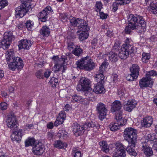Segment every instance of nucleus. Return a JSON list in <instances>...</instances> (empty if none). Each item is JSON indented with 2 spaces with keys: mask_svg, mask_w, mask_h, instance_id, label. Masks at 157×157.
<instances>
[{
  "mask_svg": "<svg viewBox=\"0 0 157 157\" xmlns=\"http://www.w3.org/2000/svg\"><path fill=\"white\" fill-rule=\"evenodd\" d=\"M137 104V102L135 100H129L126 103H124V109L125 110L129 112H131L136 107Z\"/></svg>",
  "mask_w": 157,
  "mask_h": 157,
  "instance_id": "nucleus-16",
  "label": "nucleus"
},
{
  "mask_svg": "<svg viewBox=\"0 0 157 157\" xmlns=\"http://www.w3.org/2000/svg\"><path fill=\"white\" fill-rule=\"evenodd\" d=\"M126 156L124 150L116 151L113 154V157H125Z\"/></svg>",
  "mask_w": 157,
  "mask_h": 157,
  "instance_id": "nucleus-34",
  "label": "nucleus"
},
{
  "mask_svg": "<svg viewBox=\"0 0 157 157\" xmlns=\"http://www.w3.org/2000/svg\"><path fill=\"white\" fill-rule=\"evenodd\" d=\"M142 56L141 59L143 62L147 63L149 61L150 58V56L149 53L144 52L142 53Z\"/></svg>",
  "mask_w": 157,
  "mask_h": 157,
  "instance_id": "nucleus-38",
  "label": "nucleus"
},
{
  "mask_svg": "<svg viewBox=\"0 0 157 157\" xmlns=\"http://www.w3.org/2000/svg\"><path fill=\"white\" fill-rule=\"evenodd\" d=\"M132 0H115L116 2L120 1L121 2L118 3L114 2L112 5L113 10V11H116L118 9L119 5H126L129 4Z\"/></svg>",
  "mask_w": 157,
  "mask_h": 157,
  "instance_id": "nucleus-21",
  "label": "nucleus"
},
{
  "mask_svg": "<svg viewBox=\"0 0 157 157\" xmlns=\"http://www.w3.org/2000/svg\"><path fill=\"white\" fill-rule=\"evenodd\" d=\"M134 76H135L131 73V74L128 75L126 76V78L128 81H132L136 79L137 78V77H136Z\"/></svg>",
  "mask_w": 157,
  "mask_h": 157,
  "instance_id": "nucleus-55",
  "label": "nucleus"
},
{
  "mask_svg": "<svg viewBox=\"0 0 157 157\" xmlns=\"http://www.w3.org/2000/svg\"><path fill=\"white\" fill-rule=\"evenodd\" d=\"M131 73L135 75L136 77H138L139 73L140 68L139 66L136 64H133L132 67L130 68Z\"/></svg>",
  "mask_w": 157,
  "mask_h": 157,
  "instance_id": "nucleus-27",
  "label": "nucleus"
},
{
  "mask_svg": "<svg viewBox=\"0 0 157 157\" xmlns=\"http://www.w3.org/2000/svg\"><path fill=\"white\" fill-rule=\"evenodd\" d=\"M120 44L121 42L120 40H116L113 48V50L114 51H117L119 50L120 48Z\"/></svg>",
  "mask_w": 157,
  "mask_h": 157,
  "instance_id": "nucleus-42",
  "label": "nucleus"
},
{
  "mask_svg": "<svg viewBox=\"0 0 157 157\" xmlns=\"http://www.w3.org/2000/svg\"><path fill=\"white\" fill-rule=\"evenodd\" d=\"M62 65L59 63H56L53 67V71L55 73H57L62 70Z\"/></svg>",
  "mask_w": 157,
  "mask_h": 157,
  "instance_id": "nucleus-39",
  "label": "nucleus"
},
{
  "mask_svg": "<svg viewBox=\"0 0 157 157\" xmlns=\"http://www.w3.org/2000/svg\"><path fill=\"white\" fill-rule=\"evenodd\" d=\"M156 136L154 134H149L147 136V140L151 141H156Z\"/></svg>",
  "mask_w": 157,
  "mask_h": 157,
  "instance_id": "nucleus-56",
  "label": "nucleus"
},
{
  "mask_svg": "<svg viewBox=\"0 0 157 157\" xmlns=\"http://www.w3.org/2000/svg\"><path fill=\"white\" fill-rule=\"evenodd\" d=\"M122 112H120L119 113L116 114L115 116V119L119 126L125 125L127 121L126 119L122 118Z\"/></svg>",
  "mask_w": 157,
  "mask_h": 157,
  "instance_id": "nucleus-18",
  "label": "nucleus"
},
{
  "mask_svg": "<svg viewBox=\"0 0 157 157\" xmlns=\"http://www.w3.org/2000/svg\"><path fill=\"white\" fill-rule=\"evenodd\" d=\"M72 127L73 133L76 136L82 135L85 132L83 125H80L77 122L73 124Z\"/></svg>",
  "mask_w": 157,
  "mask_h": 157,
  "instance_id": "nucleus-10",
  "label": "nucleus"
},
{
  "mask_svg": "<svg viewBox=\"0 0 157 157\" xmlns=\"http://www.w3.org/2000/svg\"><path fill=\"white\" fill-rule=\"evenodd\" d=\"M149 10L153 13L157 14V3H153L151 4V6L148 7Z\"/></svg>",
  "mask_w": 157,
  "mask_h": 157,
  "instance_id": "nucleus-35",
  "label": "nucleus"
},
{
  "mask_svg": "<svg viewBox=\"0 0 157 157\" xmlns=\"http://www.w3.org/2000/svg\"><path fill=\"white\" fill-rule=\"evenodd\" d=\"M82 98V97L81 96L75 94L72 96L71 101L74 102H80Z\"/></svg>",
  "mask_w": 157,
  "mask_h": 157,
  "instance_id": "nucleus-47",
  "label": "nucleus"
},
{
  "mask_svg": "<svg viewBox=\"0 0 157 157\" xmlns=\"http://www.w3.org/2000/svg\"><path fill=\"white\" fill-rule=\"evenodd\" d=\"M7 125L11 130H14L17 125L16 117L13 115L9 116L6 120Z\"/></svg>",
  "mask_w": 157,
  "mask_h": 157,
  "instance_id": "nucleus-14",
  "label": "nucleus"
},
{
  "mask_svg": "<svg viewBox=\"0 0 157 157\" xmlns=\"http://www.w3.org/2000/svg\"><path fill=\"white\" fill-rule=\"evenodd\" d=\"M83 53V49L81 48L79 44L76 45L75 48L73 51L71 52V53L75 56L79 57Z\"/></svg>",
  "mask_w": 157,
  "mask_h": 157,
  "instance_id": "nucleus-25",
  "label": "nucleus"
},
{
  "mask_svg": "<svg viewBox=\"0 0 157 157\" xmlns=\"http://www.w3.org/2000/svg\"><path fill=\"white\" fill-rule=\"evenodd\" d=\"M153 121V120L151 117H146L143 118L141 122V125L145 128L149 127L152 124Z\"/></svg>",
  "mask_w": 157,
  "mask_h": 157,
  "instance_id": "nucleus-20",
  "label": "nucleus"
},
{
  "mask_svg": "<svg viewBox=\"0 0 157 157\" xmlns=\"http://www.w3.org/2000/svg\"><path fill=\"white\" fill-rule=\"evenodd\" d=\"M129 26V24H128V25L124 29L125 33L126 34H129L132 31V30H136V29L135 28H132V26Z\"/></svg>",
  "mask_w": 157,
  "mask_h": 157,
  "instance_id": "nucleus-51",
  "label": "nucleus"
},
{
  "mask_svg": "<svg viewBox=\"0 0 157 157\" xmlns=\"http://www.w3.org/2000/svg\"><path fill=\"white\" fill-rule=\"evenodd\" d=\"M100 18L102 19L106 18L107 17V14H105L102 12H100Z\"/></svg>",
  "mask_w": 157,
  "mask_h": 157,
  "instance_id": "nucleus-63",
  "label": "nucleus"
},
{
  "mask_svg": "<svg viewBox=\"0 0 157 157\" xmlns=\"http://www.w3.org/2000/svg\"><path fill=\"white\" fill-rule=\"evenodd\" d=\"M109 127L111 131L115 132L118 129L119 126L117 123L111 122L109 124Z\"/></svg>",
  "mask_w": 157,
  "mask_h": 157,
  "instance_id": "nucleus-40",
  "label": "nucleus"
},
{
  "mask_svg": "<svg viewBox=\"0 0 157 157\" xmlns=\"http://www.w3.org/2000/svg\"><path fill=\"white\" fill-rule=\"evenodd\" d=\"M34 25L33 22L31 20H28L25 23V26L27 29L31 31Z\"/></svg>",
  "mask_w": 157,
  "mask_h": 157,
  "instance_id": "nucleus-44",
  "label": "nucleus"
},
{
  "mask_svg": "<svg viewBox=\"0 0 157 157\" xmlns=\"http://www.w3.org/2000/svg\"><path fill=\"white\" fill-rule=\"evenodd\" d=\"M7 107V104L6 102H3L0 104V108L2 110L6 109Z\"/></svg>",
  "mask_w": 157,
  "mask_h": 157,
  "instance_id": "nucleus-59",
  "label": "nucleus"
},
{
  "mask_svg": "<svg viewBox=\"0 0 157 157\" xmlns=\"http://www.w3.org/2000/svg\"><path fill=\"white\" fill-rule=\"evenodd\" d=\"M153 81L151 78H147L146 77L143 78L140 81L139 85L141 88L144 89L145 87L152 85Z\"/></svg>",
  "mask_w": 157,
  "mask_h": 157,
  "instance_id": "nucleus-15",
  "label": "nucleus"
},
{
  "mask_svg": "<svg viewBox=\"0 0 157 157\" xmlns=\"http://www.w3.org/2000/svg\"><path fill=\"white\" fill-rule=\"evenodd\" d=\"M44 151V146L41 143L36 144L33 146L32 151L34 154L36 155H42Z\"/></svg>",
  "mask_w": 157,
  "mask_h": 157,
  "instance_id": "nucleus-13",
  "label": "nucleus"
},
{
  "mask_svg": "<svg viewBox=\"0 0 157 157\" xmlns=\"http://www.w3.org/2000/svg\"><path fill=\"white\" fill-rule=\"evenodd\" d=\"M51 73V72L49 71H47L44 72V77H45L46 78H48L50 76Z\"/></svg>",
  "mask_w": 157,
  "mask_h": 157,
  "instance_id": "nucleus-62",
  "label": "nucleus"
},
{
  "mask_svg": "<svg viewBox=\"0 0 157 157\" xmlns=\"http://www.w3.org/2000/svg\"><path fill=\"white\" fill-rule=\"evenodd\" d=\"M32 1V0H22L21 4L23 5V6L29 9H31V2Z\"/></svg>",
  "mask_w": 157,
  "mask_h": 157,
  "instance_id": "nucleus-41",
  "label": "nucleus"
},
{
  "mask_svg": "<svg viewBox=\"0 0 157 157\" xmlns=\"http://www.w3.org/2000/svg\"><path fill=\"white\" fill-rule=\"evenodd\" d=\"M63 123V120L61 121L60 119H58V118H57V119L54 122V125L55 126H57L58 125L61 124Z\"/></svg>",
  "mask_w": 157,
  "mask_h": 157,
  "instance_id": "nucleus-61",
  "label": "nucleus"
},
{
  "mask_svg": "<svg viewBox=\"0 0 157 157\" xmlns=\"http://www.w3.org/2000/svg\"><path fill=\"white\" fill-rule=\"evenodd\" d=\"M68 133L66 131L65 129H62L60 130L58 133V136L59 138H62L63 139H65L67 136Z\"/></svg>",
  "mask_w": 157,
  "mask_h": 157,
  "instance_id": "nucleus-36",
  "label": "nucleus"
},
{
  "mask_svg": "<svg viewBox=\"0 0 157 157\" xmlns=\"http://www.w3.org/2000/svg\"><path fill=\"white\" fill-rule=\"evenodd\" d=\"M40 33L43 36H48L50 34V30L46 25L43 26L40 30Z\"/></svg>",
  "mask_w": 157,
  "mask_h": 157,
  "instance_id": "nucleus-28",
  "label": "nucleus"
},
{
  "mask_svg": "<svg viewBox=\"0 0 157 157\" xmlns=\"http://www.w3.org/2000/svg\"><path fill=\"white\" fill-rule=\"evenodd\" d=\"M67 45L68 49L71 52L73 51L76 46L74 43L70 42H67Z\"/></svg>",
  "mask_w": 157,
  "mask_h": 157,
  "instance_id": "nucleus-50",
  "label": "nucleus"
},
{
  "mask_svg": "<svg viewBox=\"0 0 157 157\" xmlns=\"http://www.w3.org/2000/svg\"><path fill=\"white\" fill-rule=\"evenodd\" d=\"M49 82L52 85V87H56V84L58 82V79L57 78L53 77L51 79Z\"/></svg>",
  "mask_w": 157,
  "mask_h": 157,
  "instance_id": "nucleus-48",
  "label": "nucleus"
},
{
  "mask_svg": "<svg viewBox=\"0 0 157 157\" xmlns=\"http://www.w3.org/2000/svg\"><path fill=\"white\" fill-rule=\"evenodd\" d=\"M137 131L132 128H126L124 132V137L129 144L135 146L137 141Z\"/></svg>",
  "mask_w": 157,
  "mask_h": 157,
  "instance_id": "nucleus-3",
  "label": "nucleus"
},
{
  "mask_svg": "<svg viewBox=\"0 0 157 157\" xmlns=\"http://www.w3.org/2000/svg\"><path fill=\"white\" fill-rule=\"evenodd\" d=\"M121 107L122 105L120 101H115L112 104L111 111L112 112H118L117 113H119V112H121L120 111Z\"/></svg>",
  "mask_w": 157,
  "mask_h": 157,
  "instance_id": "nucleus-19",
  "label": "nucleus"
},
{
  "mask_svg": "<svg viewBox=\"0 0 157 157\" xmlns=\"http://www.w3.org/2000/svg\"><path fill=\"white\" fill-rule=\"evenodd\" d=\"M142 150L145 155L148 157H150L153 155V151L151 148L148 146L146 143L142 145Z\"/></svg>",
  "mask_w": 157,
  "mask_h": 157,
  "instance_id": "nucleus-23",
  "label": "nucleus"
},
{
  "mask_svg": "<svg viewBox=\"0 0 157 157\" xmlns=\"http://www.w3.org/2000/svg\"><path fill=\"white\" fill-rule=\"evenodd\" d=\"M6 58L8 64L9 68L14 71L16 68L21 69L24 66L22 59L19 57H15V53L13 49L8 50L6 53Z\"/></svg>",
  "mask_w": 157,
  "mask_h": 157,
  "instance_id": "nucleus-2",
  "label": "nucleus"
},
{
  "mask_svg": "<svg viewBox=\"0 0 157 157\" xmlns=\"http://www.w3.org/2000/svg\"><path fill=\"white\" fill-rule=\"evenodd\" d=\"M32 44V42L31 40L26 39L22 40L20 41L18 47L20 49H28Z\"/></svg>",
  "mask_w": 157,
  "mask_h": 157,
  "instance_id": "nucleus-17",
  "label": "nucleus"
},
{
  "mask_svg": "<svg viewBox=\"0 0 157 157\" xmlns=\"http://www.w3.org/2000/svg\"><path fill=\"white\" fill-rule=\"evenodd\" d=\"M90 101L87 98H82L80 103L85 105H88Z\"/></svg>",
  "mask_w": 157,
  "mask_h": 157,
  "instance_id": "nucleus-58",
  "label": "nucleus"
},
{
  "mask_svg": "<svg viewBox=\"0 0 157 157\" xmlns=\"http://www.w3.org/2000/svg\"><path fill=\"white\" fill-rule=\"evenodd\" d=\"M127 17L128 24L132 28H136L137 32L142 33L146 31V22L143 16L136 14H131Z\"/></svg>",
  "mask_w": 157,
  "mask_h": 157,
  "instance_id": "nucleus-1",
  "label": "nucleus"
},
{
  "mask_svg": "<svg viewBox=\"0 0 157 157\" xmlns=\"http://www.w3.org/2000/svg\"><path fill=\"white\" fill-rule=\"evenodd\" d=\"M67 145L66 143H63L60 140H57L55 142L54 146L56 147L61 148L64 147H67Z\"/></svg>",
  "mask_w": 157,
  "mask_h": 157,
  "instance_id": "nucleus-37",
  "label": "nucleus"
},
{
  "mask_svg": "<svg viewBox=\"0 0 157 157\" xmlns=\"http://www.w3.org/2000/svg\"><path fill=\"white\" fill-rule=\"evenodd\" d=\"M8 5V2L4 0H0V10H1Z\"/></svg>",
  "mask_w": 157,
  "mask_h": 157,
  "instance_id": "nucleus-57",
  "label": "nucleus"
},
{
  "mask_svg": "<svg viewBox=\"0 0 157 157\" xmlns=\"http://www.w3.org/2000/svg\"><path fill=\"white\" fill-rule=\"evenodd\" d=\"M150 40L152 42H155L157 40V35H153L151 36L150 38Z\"/></svg>",
  "mask_w": 157,
  "mask_h": 157,
  "instance_id": "nucleus-64",
  "label": "nucleus"
},
{
  "mask_svg": "<svg viewBox=\"0 0 157 157\" xmlns=\"http://www.w3.org/2000/svg\"><path fill=\"white\" fill-rule=\"evenodd\" d=\"M35 140L33 138L29 139L25 141V146L27 147L30 145H33L35 144Z\"/></svg>",
  "mask_w": 157,
  "mask_h": 157,
  "instance_id": "nucleus-43",
  "label": "nucleus"
},
{
  "mask_svg": "<svg viewBox=\"0 0 157 157\" xmlns=\"http://www.w3.org/2000/svg\"><path fill=\"white\" fill-rule=\"evenodd\" d=\"M85 130H89L93 128L96 126V124L92 121L86 122L83 125Z\"/></svg>",
  "mask_w": 157,
  "mask_h": 157,
  "instance_id": "nucleus-33",
  "label": "nucleus"
},
{
  "mask_svg": "<svg viewBox=\"0 0 157 157\" xmlns=\"http://www.w3.org/2000/svg\"><path fill=\"white\" fill-rule=\"evenodd\" d=\"M62 61H63V63H61V65H62V74L64 72H65V70L67 69V67L65 66L64 64V62H65V58H62Z\"/></svg>",
  "mask_w": 157,
  "mask_h": 157,
  "instance_id": "nucleus-60",
  "label": "nucleus"
},
{
  "mask_svg": "<svg viewBox=\"0 0 157 157\" xmlns=\"http://www.w3.org/2000/svg\"><path fill=\"white\" fill-rule=\"evenodd\" d=\"M76 64L77 67L80 69L89 71L94 68L95 64L93 60L88 56L78 60Z\"/></svg>",
  "mask_w": 157,
  "mask_h": 157,
  "instance_id": "nucleus-5",
  "label": "nucleus"
},
{
  "mask_svg": "<svg viewBox=\"0 0 157 157\" xmlns=\"http://www.w3.org/2000/svg\"><path fill=\"white\" fill-rule=\"evenodd\" d=\"M89 28L88 30L84 29L83 28H81L79 29L81 31V32L80 33L79 35V39L81 41H82L86 40L89 36L88 31L90 30V28L88 26Z\"/></svg>",
  "mask_w": 157,
  "mask_h": 157,
  "instance_id": "nucleus-22",
  "label": "nucleus"
},
{
  "mask_svg": "<svg viewBox=\"0 0 157 157\" xmlns=\"http://www.w3.org/2000/svg\"><path fill=\"white\" fill-rule=\"evenodd\" d=\"M97 109L99 113V118L102 121L105 117L107 112V109L105 105L102 103H99L97 105Z\"/></svg>",
  "mask_w": 157,
  "mask_h": 157,
  "instance_id": "nucleus-12",
  "label": "nucleus"
},
{
  "mask_svg": "<svg viewBox=\"0 0 157 157\" xmlns=\"http://www.w3.org/2000/svg\"><path fill=\"white\" fill-rule=\"evenodd\" d=\"M104 84H95L94 85V92L96 94H104L105 91Z\"/></svg>",
  "mask_w": 157,
  "mask_h": 157,
  "instance_id": "nucleus-24",
  "label": "nucleus"
},
{
  "mask_svg": "<svg viewBox=\"0 0 157 157\" xmlns=\"http://www.w3.org/2000/svg\"><path fill=\"white\" fill-rule=\"evenodd\" d=\"M51 12H53L51 7L47 6L38 14V16L41 21L45 22L47 20L48 14Z\"/></svg>",
  "mask_w": 157,
  "mask_h": 157,
  "instance_id": "nucleus-11",
  "label": "nucleus"
},
{
  "mask_svg": "<svg viewBox=\"0 0 157 157\" xmlns=\"http://www.w3.org/2000/svg\"><path fill=\"white\" fill-rule=\"evenodd\" d=\"M69 20L71 25L73 26L78 27L79 29L83 28L84 29L88 30V24L83 20L80 18L76 19L73 17L70 18Z\"/></svg>",
  "mask_w": 157,
  "mask_h": 157,
  "instance_id": "nucleus-7",
  "label": "nucleus"
},
{
  "mask_svg": "<svg viewBox=\"0 0 157 157\" xmlns=\"http://www.w3.org/2000/svg\"><path fill=\"white\" fill-rule=\"evenodd\" d=\"M134 50L133 45L130 43L129 39L127 38L124 40V43L121 47L118 56L121 59H126L130 54L133 53Z\"/></svg>",
  "mask_w": 157,
  "mask_h": 157,
  "instance_id": "nucleus-4",
  "label": "nucleus"
},
{
  "mask_svg": "<svg viewBox=\"0 0 157 157\" xmlns=\"http://www.w3.org/2000/svg\"><path fill=\"white\" fill-rule=\"evenodd\" d=\"M105 76L103 74H97L95 77V81L97 83L96 84H104Z\"/></svg>",
  "mask_w": 157,
  "mask_h": 157,
  "instance_id": "nucleus-29",
  "label": "nucleus"
},
{
  "mask_svg": "<svg viewBox=\"0 0 157 157\" xmlns=\"http://www.w3.org/2000/svg\"><path fill=\"white\" fill-rule=\"evenodd\" d=\"M15 39L12 32H6L4 34L3 39L0 42V48L2 47L3 48L7 49L9 47L11 42Z\"/></svg>",
  "mask_w": 157,
  "mask_h": 157,
  "instance_id": "nucleus-6",
  "label": "nucleus"
},
{
  "mask_svg": "<svg viewBox=\"0 0 157 157\" xmlns=\"http://www.w3.org/2000/svg\"><path fill=\"white\" fill-rule=\"evenodd\" d=\"M108 56L109 60L111 62H115L118 59L117 54L113 52H109Z\"/></svg>",
  "mask_w": 157,
  "mask_h": 157,
  "instance_id": "nucleus-30",
  "label": "nucleus"
},
{
  "mask_svg": "<svg viewBox=\"0 0 157 157\" xmlns=\"http://www.w3.org/2000/svg\"><path fill=\"white\" fill-rule=\"evenodd\" d=\"M101 150L105 153L109 152V149L106 141H103L99 143Z\"/></svg>",
  "mask_w": 157,
  "mask_h": 157,
  "instance_id": "nucleus-32",
  "label": "nucleus"
},
{
  "mask_svg": "<svg viewBox=\"0 0 157 157\" xmlns=\"http://www.w3.org/2000/svg\"><path fill=\"white\" fill-rule=\"evenodd\" d=\"M151 76L157 77V72L154 70H151L147 72L146 77L147 78H151Z\"/></svg>",
  "mask_w": 157,
  "mask_h": 157,
  "instance_id": "nucleus-45",
  "label": "nucleus"
},
{
  "mask_svg": "<svg viewBox=\"0 0 157 157\" xmlns=\"http://www.w3.org/2000/svg\"><path fill=\"white\" fill-rule=\"evenodd\" d=\"M35 75L36 77L38 78H44V72L41 69H40L36 73Z\"/></svg>",
  "mask_w": 157,
  "mask_h": 157,
  "instance_id": "nucleus-49",
  "label": "nucleus"
},
{
  "mask_svg": "<svg viewBox=\"0 0 157 157\" xmlns=\"http://www.w3.org/2000/svg\"><path fill=\"white\" fill-rule=\"evenodd\" d=\"M131 144H129L126 148V150L127 152L130 155L135 156L136 155L137 153L135 151L134 149L133 148L135 147V146L134 147Z\"/></svg>",
  "mask_w": 157,
  "mask_h": 157,
  "instance_id": "nucleus-31",
  "label": "nucleus"
},
{
  "mask_svg": "<svg viewBox=\"0 0 157 157\" xmlns=\"http://www.w3.org/2000/svg\"><path fill=\"white\" fill-rule=\"evenodd\" d=\"M23 131L22 129H17L13 132L12 136H14V140L18 141L21 139L23 135Z\"/></svg>",
  "mask_w": 157,
  "mask_h": 157,
  "instance_id": "nucleus-26",
  "label": "nucleus"
},
{
  "mask_svg": "<svg viewBox=\"0 0 157 157\" xmlns=\"http://www.w3.org/2000/svg\"><path fill=\"white\" fill-rule=\"evenodd\" d=\"M72 155L73 157H81L82 154L80 151L73 150Z\"/></svg>",
  "mask_w": 157,
  "mask_h": 157,
  "instance_id": "nucleus-54",
  "label": "nucleus"
},
{
  "mask_svg": "<svg viewBox=\"0 0 157 157\" xmlns=\"http://www.w3.org/2000/svg\"><path fill=\"white\" fill-rule=\"evenodd\" d=\"M103 5L101 1L97 2L95 6V10L96 12H100L102 8Z\"/></svg>",
  "mask_w": 157,
  "mask_h": 157,
  "instance_id": "nucleus-46",
  "label": "nucleus"
},
{
  "mask_svg": "<svg viewBox=\"0 0 157 157\" xmlns=\"http://www.w3.org/2000/svg\"><path fill=\"white\" fill-rule=\"evenodd\" d=\"M66 117V114L65 113V111H61L59 113L58 117H57L58 119H60L61 121H62L63 122L64 120L65 119Z\"/></svg>",
  "mask_w": 157,
  "mask_h": 157,
  "instance_id": "nucleus-53",
  "label": "nucleus"
},
{
  "mask_svg": "<svg viewBox=\"0 0 157 157\" xmlns=\"http://www.w3.org/2000/svg\"><path fill=\"white\" fill-rule=\"evenodd\" d=\"M90 83V81L89 79L85 77H82L77 86L76 89L78 91L87 90L89 86Z\"/></svg>",
  "mask_w": 157,
  "mask_h": 157,
  "instance_id": "nucleus-8",
  "label": "nucleus"
},
{
  "mask_svg": "<svg viewBox=\"0 0 157 157\" xmlns=\"http://www.w3.org/2000/svg\"><path fill=\"white\" fill-rule=\"evenodd\" d=\"M30 9L21 4L15 9V15L17 18H21L26 14Z\"/></svg>",
  "mask_w": 157,
  "mask_h": 157,
  "instance_id": "nucleus-9",
  "label": "nucleus"
},
{
  "mask_svg": "<svg viewBox=\"0 0 157 157\" xmlns=\"http://www.w3.org/2000/svg\"><path fill=\"white\" fill-rule=\"evenodd\" d=\"M117 151L124 150L125 147L122 143L120 142H117L116 144Z\"/></svg>",
  "mask_w": 157,
  "mask_h": 157,
  "instance_id": "nucleus-52",
  "label": "nucleus"
}]
</instances>
